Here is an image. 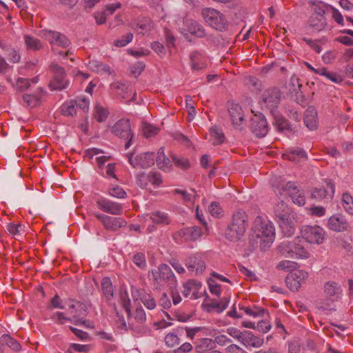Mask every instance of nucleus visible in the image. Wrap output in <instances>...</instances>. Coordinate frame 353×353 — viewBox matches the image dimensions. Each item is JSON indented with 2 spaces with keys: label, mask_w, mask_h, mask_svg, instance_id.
<instances>
[{
  "label": "nucleus",
  "mask_w": 353,
  "mask_h": 353,
  "mask_svg": "<svg viewBox=\"0 0 353 353\" xmlns=\"http://www.w3.org/2000/svg\"><path fill=\"white\" fill-rule=\"evenodd\" d=\"M274 212L282 233L286 236H292L296 229V214L283 201L274 206Z\"/></svg>",
  "instance_id": "f257e3e1"
},
{
  "label": "nucleus",
  "mask_w": 353,
  "mask_h": 353,
  "mask_svg": "<svg viewBox=\"0 0 353 353\" xmlns=\"http://www.w3.org/2000/svg\"><path fill=\"white\" fill-rule=\"evenodd\" d=\"M248 225V216L245 212H235L232 222L225 231V236L230 241L236 242L244 235Z\"/></svg>",
  "instance_id": "f03ea898"
},
{
  "label": "nucleus",
  "mask_w": 353,
  "mask_h": 353,
  "mask_svg": "<svg viewBox=\"0 0 353 353\" xmlns=\"http://www.w3.org/2000/svg\"><path fill=\"white\" fill-rule=\"evenodd\" d=\"M279 253L285 258L307 259L310 252L303 246L299 237L293 241H283L277 248Z\"/></svg>",
  "instance_id": "7ed1b4c3"
},
{
  "label": "nucleus",
  "mask_w": 353,
  "mask_h": 353,
  "mask_svg": "<svg viewBox=\"0 0 353 353\" xmlns=\"http://www.w3.org/2000/svg\"><path fill=\"white\" fill-rule=\"evenodd\" d=\"M42 36L50 43L52 51L54 54L63 55L65 58L70 54L69 50L63 52L57 49V47L66 48L70 45V41L65 34H61L59 32L46 30L42 31Z\"/></svg>",
  "instance_id": "20e7f679"
},
{
  "label": "nucleus",
  "mask_w": 353,
  "mask_h": 353,
  "mask_svg": "<svg viewBox=\"0 0 353 353\" xmlns=\"http://www.w3.org/2000/svg\"><path fill=\"white\" fill-rule=\"evenodd\" d=\"M201 16L210 27L223 31L226 29L227 21L224 15L214 8H205L201 10Z\"/></svg>",
  "instance_id": "39448f33"
},
{
  "label": "nucleus",
  "mask_w": 353,
  "mask_h": 353,
  "mask_svg": "<svg viewBox=\"0 0 353 353\" xmlns=\"http://www.w3.org/2000/svg\"><path fill=\"white\" fill-rule=\"evenodd\" d=\"M281 101V92L279 88L271 87L266 89L261 95L263 105L274 114Z\"/></svg>",
  "instance_id": "423d86ee"
},
{
  "label": "nucleus",
  "mask_w": 353,
  "mask_h": 353,
  "mask_svg": "<svg viewBox=\"0 0 353 353\" xmlns=\"http://www.w3.org/2000/svg\"><path fill=\"white\" fill-rule=\"evenodd\" d=\"M50 69L53 73V77L49 83L51 90H62L69 85V81L65 78V71L63 67L57 63H52Z\"/></svg>",
  "instance_id": "0eeeda50"
},
{
  "label": "nucleus",
  "mask_w": 353,
  "mask_h": 353,
  "mask_svg": "<svg viewBox=\"0 0 353 353\" xmlns=\"http://www.w3.org/2000/svg\"><path fill=\"white\" fill-rule=\"evenodd\" d=\"M112 132L120 139H128V141L125 144V148L128 149L130 148L134 135L132 132L129 119H122L119 120L112 126Z\"/></svg>",
  "instance_id": "6e6552de"
},
{
  "label": "nucleus",
  "mask_w": 353,
  "mask_h": 353,
  "mask_svg": "<svg viewBox=\"0 0 353 353\" xmlns=\"http://www.w3.org/2000/svg\"><path fill=\"white\" fill-rule=\"evenodd\" d=\"M301 232L302 237L310 243L321 244L324 241L325 230L318 225H303Z\"/></svg>",
  "instance_id": "1a4fd4ad"
},
{
  "label": "nucleus",
  "mask_w": 353,
  "mask_h": 353,
  "mask_svg": "<svg viewBox=\"0 0 353 353\" xmlns=\"http://www.w3.org/2000/svg\"><path fill=\"white\" fill-rule=\"evenodd\" d=\"M130 164L134 168L147 169L154 164V154L145 152L137 155L133 158V153L126 154Z\"/></svg>",
  "instance_id": "9d476101"
},
{
  "label": "nucleus",
  "mask_w": 353,
  "mask_h": 353,
  "mask_svg": "<svg viewBox=\"0 0 353 353\" xmlns=\"http://www.w3.org/2000/svg\"><path fill=\"white\" fill-rule=\"evenodd\" d=\"M228 111L234 128L240 130H243L245 126V120L244 119V113L241 105L234 102L229 103Z\"/></svg>",
  "instance_id": "9b49d317"
},
{
  "label": "nucleus",
  "mask_w": 353,
  "mask_h": 353,
  "mask_svg": "<svg viewBox=\"0 0 353 353\" xmlns=\"http://www.w3.org/2000/svg\"><path fill=\"white\" fill-rule=\"evenodd\" d=\"M308 276L307 272L302 270H294L288 274L285 278L287 286L291 291H298L301 285L305 283Z\"/></svg>",
  "instance_id": "f8f14e48"
},
{
  "label": "nucleus",
  "mask_w": 353,
  "mask_h": 353,
  "mask_svg": "<svg viewBox=\"0 0 353 353\" xmlns=\"http://www.w3.org/2000/svg\"><path fill=\"white\" fill-rule=\"evenodd\" d=\"M250 129L257 137H263L267 134L268 125L267 120L263 114H256L252 117Z\"/></svg>",
  "instance_id": "ddd939ff"
},
{
  "label": "nucleus",
  "mask_w": 353,
  "mask_h": 353,
  "mask_svg": "<svg viewBox=\"0 0 353 353\" xmlns=\"http://www.w3.org/2000/svg\"><path fill=\"white\" fill-rule=\"evenodd\" d=\"M94 215L108 230L117 231L120 228L125 227L127 225V222L122 218L111 217L101 214H94Z\"/></svg>",
  "instance_id": "4468645a"
},
{
  "label": "nucleus",
  "mask_w": 353,
  "mask_h": 353,
  "mask_svg": "<svg viewBox=\"0 0 353 353\" xmlns=\"http://www.w3.org/2000/svg\"><path fill=\"white\" fill-rule=\"evenodd\" d=\"M154 280L157 283L164 281L170 285H173L176 282L175 276L171 268L165 264H161L157 270L152 272Z\"/></svg>",
  "instance_id": "2eb2a0df"
},
{
  "label": "nucleus",
  "mask_w": 353,
  "mask_h": 353,
  "mask_svg": "<svg viewBox=\"0 0 353 353\" xmlns=\"http://www.w3.org/2000/svg\"><path fill=\"white\" fill-rule=\"evenodd\" d=\"M185 266L191 275H199L204 272L205 263L200 255L194 254L186 259Z\"/></svg>",
  "instance_id": "dca6fc26"
},
{
  "label": "nucleus",
  "mask_w": 353,
  "mask_h": 353,
  "mask_svg": "<svg viewBox=\"0 0 353 353\" xmlns=\"http://www.w3.org/2000/svg\"><path fill=\"white\" fill-rule=\"evenodd\" d=\"M284 191L287 192L294 203L303 206L305 203V196L303 190H300L294 182L289 181L286 183Z\"/></svg>",
  "instance_id": "f3484780"
},
{
  "label": "nucleus",
  "mask_w": 353,
  "mask_h": 353,
  "mask_svg": "<svg viewBox=\"0 0 353 353\" xmlns=\"http://www.w3.org/2000/svg\"><path fill=\"white\" fill-rule=\"evenodd\" d=\"M97 205L104 212L113 215H120L123 211L121 204L104 198L97 200Z\"/></svg>",
  "instance_id": "a211bd4d"
},
{
  "label": "nucleus",
  "mask_w": 353,
  "mask_h": 353,
  "mask_svg": "<svg viewBox=\"0 0 353 353\" xmlns=\"http://www.w3.org/2000/svg\"><path fill=\"white\" fill-rule=\"evenodd\" d=\"M326 187L314 188L312 196L316 199H332L334 194V185L331 180L325 181Z\"/></svg>",
  "instance_id": "6ab92c4d"
},
{
  "label": "nucleus",
  "mask_w": 353,
  "mask_h": 353,
  "mask_svg": "<svg viewBox=\"0 0 353 353\" xmlns=\"http://www.w3.org/2000/svg\"><path fill=\"white\" fill-rule=\"evenodd\" d=\"M327 225L330 230L336 232L347 230L349 226L345 217L340 214L332 216L328 220Z\"/></svg>",
  "instance_id": "aec40b11"
},
{
  "label": "nucleus",
  "mask_w": 353,
  "mask_h": 353,
  "mask_svg": "<svg viewBox=\"0 0 353 353\" xmlns=\"http://www.w3.org/2000/svg\"><path fill=\"white\" fill-rule=\"evenodd\" d=\"M178 235L184 241H196L202 235L201 228L199 226H192L180 230Z\"/></svg>",
  "instance_id": "412c9836"
},
{
  "label": "nucleus",
  "mask_w": 353,
  "mask_h": 353,
  "mask_svg": "<svg viewBox=\"0 0 353 353\" xmlns=\"http://www.w3.org/2000/svg\"><path fill=\"white\" fill-rule=\"evenodd\" d=\"M283 157L289 161L296 163L306 161L307 159L306 152L301 148H289L283 154Z\"/></svg>",
  "instance_id": "4be33fe9"
},
{
  "label": "nucleus",
  "mask_w": 353,
  "mask_h": 353,
  "mask_svg": "<svg viewBox=\"0 0 353 353\" xmlns=\"http://www.w3.org/2000/svg\"><path fill=\"white\" fill-rule=\"evenodd\" d=\"M68 310L74 321H78L81 317H85L88 314L86 305L80 301H73V303L69 305Z\"/></svg>",
  "instance_id": "5701e85b"
},
{
  "label": "nucleus",
  "mask_w": 353,
  "mask_h": 353,
  "mask_svg": "<svg viewBox=\"0 0 353 353\" xmlns=\"http://www.w3.org/2000/svg\"><path fill=\"white\" fill-rule=\"evenodd\" d=\"M326 26L327 23L325 17L311 14L307 21V28L311 32H319L324 30Z\"/></svg>",
  "instance_id": "b1692460"
},
{
  "label": "nucleus",
  "mask_w": 353,
  "mask_h": 353,
  "mask_svg": "<svg viewBox=\"0 0 353 353\" xmlns=\"http://www.w3.org/2000/svg\"><path fill=\"white\" fill-rule=\"evenodd\" d=\"M185 27V30L188 31L192 35L199 38H203L205 35V31L203 27L197 21L192 19H185L184 21Z\"/></svg>",
  "instance_id": "393cba45"
},
{
  "label": "nucleus",
  "mask_w": 353,
  "mask_h": 353,
  "mask_svg": "<svg viewBox=\"0 0 353 353\" xmlns=\"http://www.w3.org/2000/svg\"><path fill=\"white\" fill-rule=\"evenodd\" d=\"M191 68L201 70L206 68L207 59L197 51L192 52L190 56Z\"/></svg>",
  "instance_id": "a878e982"
},
{
  "label": "nucleus",
  "mask_w": 353,
  "mask_h": 353,
  "mask_svg": "<svg viewBox=\"0 0 353 353\" xmlns=\"http://www.w3.org/2000/svg\"><path fill=\"white\" fill-rule=\"evenodd\" d=\"M309 3L312 8V14L319 17H325V14L331 8V6L321 1L311 0Z\"/></svg>",
  "instance_id": "bb28decb"
},
{
  "label": "nucleus",
  "mask_w": 353,
  "mask_h": 353,
  "mask_svg": "<svg viewBox=\"0 0 353 353\" xmlns=\"http://www.w3.org/2000/svg\"><path fill=\"white\" fill-rule=\"evenodd\" d=\"M304 123L310 130H314L317 127V112L316 109L310 106L305 114Z\"/></svg>",
  "instance_id": "cd10ccee"
},
{
  "label": "nucleus",
  "mask_w": 353,
  "mask_h": 353,
  "mask_svg": "<svg viewBox=\"0 0 353 353\" xmlns=\"http://www.w3.org/2000/svg\"><path fill=\"white\" fill-rule=\"evenodd\" d=\"M156 161L157 166L160 170L165 172H170L171 170L172 166L171 161L165 155L164 148L163 147L159 150Z\"/></svg>",
  "instance_id": "c85d7f7f"
},
{
  "label": "nucleus",
  "mask_w": 353,
  "mask_h": 353,
  "mask_svg": "<svg viewBox=\"0 0 353 353\" xmlns=\"http://www.w3.org/2000/svg\"><path fill=\"white\" fill-rule=\"evenodd\" d=\"M110 89L113 93L121 99H126L129 97V85L121 82H114L110 85Z\"/></svg>",
  "instance_id": "c756f323"
},
{
  "label": "nucleus",
  "mask_w": 353,
  "mask_h": 353,
  "mask_svg": "<svg viewBox=\"0 0 353 353\" xmlns=\"http://www.w3.org/2000/svg\"><path fill=\"white\" fill-rule=\"evenodd\" d=\"M241 343L246 347H259L263 345V339L254 336L251 332L245 331Z\"/></svg>",
  "instance_id": "7c9ffc66"
},
{
  "label": "nucleus",
  "mask_w": 353,
  "mask_h": 353,
  "mask_svg": "<svg viewBox=\"0 0 353 353\" xmlns=\"http://www.w3.org/2000/svg\"><path fill=\"white\" fill-rule=\"evenodd\" d=\"M136 29L140 30V33L144 34L152 31L154 28L153 21L148 17H143L136 21Z\"/></svg>",
  "instance_id": "2f4dec72"
},
{
  "label": "nucleus",
  "mask_w": 353,
  "mask_h": 353,
  "mask_svg": "<svg viewBox=\"0 0 353 353\" xmlns=\"http://www.w3.org/2000/svg\"><path fill=\"white\" fill-rule=\"evenodd\" d=\"M257 234L261 237H265L268 243H272L274 239V228L271 223H263Z\"/></svg>",
  "instance_id": "473e14b6"
},
{
  "label": "nucleus",
  "mask_w": 353,
  "mask_h": 353,
  "mask_svg": "<svg viewBox=\"0 0 353 353\" xmlns=\"http://www.w3.org/2000/svg\"><path fill=\"white\" fill-rule=\"evenodd\" d=\"M210 140L213 145H220L224 142L225 136L221 128L214 126L209 130Z\"/></svg>",
  "instance_id": "72a5a7b5"
},
{
  "label": "nucleus",
  "mask_w": 353,
  "mask_h": 353,
  "mask_svg": "<svg viewBox=\"0 0 353 353\" xmlns=\"http://www.w3.org/2000/svg\"><path fill=\"white\" fill-rule=\"evenodd\" d=\"M229 302L228 297L222 298L219 302L212 301L205 305L206 310L210 312L216 310L217 312H221L228 307Z\"/></svg>",
  "instance_id": "f704fd0d"
},
{
  "label": "nucleus",
  "mask_w": 353,
  "mask_h": 353,
  "mask_svg": "<svg viewBox=\"0 0 353 353\" xmlns=\"http://www.w3.org/2000/svg\"><path fill=\"white\" fill-rule=\"evenodd\" d=\"M239 307L240 310L243 311L247 315L252 316L254 318L263 316L265 313L268 314L265 309L257 307L256 305L248 307L239 304Z\"/></svg>",
  "instance_id": "c9c22d12"
},
{
  "label": "nucleus",
  "mask_w": 353,
  "mask_h": 353,
  "mask_svg": "<svg viewBox=\"0 0 353 353\" xmlns=\"http://www.w3.org/2000/svg\"><path fill=\"white\" fill-rule=\"evenodd\" d=\"M150 219L154 223L158 225H168L170 223V219L168 214L160 211L152 212L150 214Z\"/></svg>",
  "instance_id": "e433bc0d"
},
{
  "label": "nucleus",
  "mask_w": 353,
  "mask_h": 353,
  "mask_svg": "<svg viewBox=\"0 0 353 353\" xmlns=\"http://www.w3.org/2000/svg\"><path fill=\"white\" fill-rule=\"evenodd\" d=\"M315 73L324 76L330 81L336 83H339L343 80L341 75L334 72H330L325 68H318V70L315 71Z\"/></svg>",
  "instance_id": "4c0bfd02"
},
{
  "label": "nucleus",
  "mask_w": 353,
  "mask_h": 353,
  "mask_svg": "<svg viewBox=\"0 0 353 353\" xmlns=\"http://www.w3.org/2000/svg\"><path fill=\"white\" fill-rule=\"evenodd\" d=\"M89 67L99 73H107L110 74L112 73L111 68L106 64H104L99 61L92 60L89 62Z\"/></svg>",
  "instance_id": "58836bf2"
},
{
  "label": "nucleus",
  "mask_w": 353,
  "mask_h": 353,
  "mask_svg": "<svg viewBox=\"0 0 353 353\" xmlns=\"http://www.w3.org/2000/svg\"><path fill=\"white\" fill-rule=\"evenodd\" d=\"M0 341L4 346L6 345L14 351H19L21 348V345L14 339L8 334H3L0 338Z\"/></svg>",
  "instance_id": "ea45409f"
},
{
  "label": "nucleus",
  "mask_w": 353,
  "mask_h": 353,
  "mask_svg": "<svg viewBox=\"0 0 353 353\" xmlns=\"http://www.w3.org/2000/svg\"><path fill=\"white\" fill-rule=\"evenodd\" d=\"M201 287V283L196 280L191 279L183 284L182 294L187 297L192 290H198Z\"/></svg>",
  "instance_id": "a19ab883"
},
{
  "label": "nucleus",
  "mask_w": 353,
  "mask_h": 353,
  "mask_svg": "<svg viewBox=\"0 0 353 353\" xmlns=\"http://www.w3.org/2000/svg\"><path fill=\"white\" fill-rule=\"evenodd\" d=\"M24 41L27 48L29 50H39L43 48L40 40L36 37L26 35Z\"/></svg>",
  "instance_id": "79ce46f5"
},
{
  "label": "nucleus",
  "mask_w": 353,
  "mask_h": 353,
  "mask_svg": "<svg viewBox=\"0 0 353 353\" xmlns=\"http://www.w3.org/2000/svg\"><path fill=\"white\" fill-rule=\"evenodd\" d=\"M324 291L325 294L330 296L337 295L341 292L340 286L336 282L329 281L325 283L324 286Z\"/></svg>",
  "instance_id": "37998d69"
},
{
  "label": "nucleus",
  "mask_w": 353,
  "mask_h": 353,
  "mask_svg": "<svg viewBox=\"0 0 353 353\" xmlns=\"http://www.w3.org/2000/svg\"><path fill=\"white\" fill-rule=\"evenodd\" d=\"M101 290L103 293L110 300L113 296L112 285L110 279L108 277L103 278L101 281Z\"/></svg>",
  "instance_id": "c03bdc74"
},
{
  "label": "nucleus",
  "mask_w": 353,
  "mask_h": 353,
  "mask_svg": "<svg viewBox=\"0 0 353 353\" xmlns=\"http://www.w3.org/2000/svg\"><path fill=\"white\" fill-rule=\"evenodd\" d=\"M274 117L275 124L279 131L288 130L292 131L290 125L288 120L281 117V115H276L275 112L272 114Z\"/></svg>",
  "instance_id": "a18cd8bd"
},
{
  "label": "nucleus",
  "mask_w": 353,
  "mask_h": 353,
  "mask_svg": "<svg viewBox=\"0 0 353 353\" xmlns=\"http://www.w3.org/2000/svg\"><path fill=\"white\" fill-rule=\"evenodd\" d=\"M297 263L288 260H283L280 261L276 265V268L279 270L291 272L294 270L296 268Z\"/></svg>",
  "instance_id": "49530a36"
},
{
  "label": "nucleus",
  "mask_w": 353,
  "mask_h": 353,
  "mask_svg": "<svg viewBox=\"0 0 353 353\" xmlns=\"http://www.w3.org/2000/svg\"><path fill=\"white\" fill-rule=\"evenodd\" d=\"M343 206L350 214H353V199L348 193H344L342 196Z\"/></svg>",
  "instance_id": "de8ad7c7"
},
{
  "label": "nucleus",
  "mask_w": 353,
  "mask_h": 353,
  "mask_svg": "<svg viewBox=\"0 0 353 353\" xmlns=\"http://www.w3.org/2000/svg\"><path fill=\"white\" fill-rule=\"evenodd\" d=\"M214 344V342L212 339L205 338L201 339L200 341V344L196 346V350L199 352H203L213 348Z\"/></svg>",
  "instance_id": "09e8293b"
},
{
  "label": "nucleus",
  "mask_w": 353,
  "mask_h": 353,
  "mask_svg": "<svg viewBox=\"0 0 353 353\" xmlns=\"http://www.w3.org/2000/svg\"><path fill=\"white\" fill-rule=\"evenodd\" d=\"M61 113L64 116H73L76 114L74 102L73 101L66 102L61 106Z\"/></svg>",
  "instance_id": "8fccbe9b"
},
{
  "label": "nucleus",
  "mask_w": 353,
  "mask_h": 353,
  "mask_svg": "<svg viewBox=\"0 0 353 353\" xmlns=\"http://www.w3.org/2000/svg\"><path fill=\"white\" fill-rule=\"evenodd\" d=\"M165 342L168 347H174L179 345L180 339L175 333H168L165 337Z\"/></svg>",
  "instance_id": "3c124183"
},
{
  "label": "nucleus",
  "mask_w": 353,
  "mask_h": 353,
  "mask_svg": "<svg viewBox=\"0 0 353 353\" xmlns=\"http://www.w3.org/2000/svg\"><path fill=\"white\" fill-rule=\"evenodd\" d=\"M172 158L174 164L179 168L187 170L190 167V162L188 159L183 157H177L176 155H173Z\"/></svg>",
  "instance_id": "603ef678"
},
{
  "label": "nucleus",
  "mask_w": 353,
  "mask_h": 353,
  "mask_svg": "<svg viewBox=\"0 0 353 353\" xmlns=\"http://www.w3.org/2000/svg\"><path fill=\"white\" fill-rule=\"evenodd\" d=\"M141 300L143 305L149 310L154 309L157 305L154 299L149 294H145L141 296Z\"/></svg>",
  "instance_id": "864d4df0"
},
{
  "label": "nucleus",
  "mask_w": 353,
  "mask_h": 353,
  "mask_svg": "<svg viewBox=\"0 0 353 353\" xmlns=\"http://www.w3.org/2000/svg\"><path fill=\"white\" fill-rule=\"evenodd\" d=\"M121 303L123 308L125 310L128 314V317H130L131 316V301L126 292H124L123 294H121Z\"/></svg>",
  "instance_id": "5fc2aeb1"
},
{
  "label": "nucleus",
  "mask_w": 353,
  "mask_h": 353,
  "mask_svg": "<svg viewBox=\"0 0 353 353\" xmlns=\"http://www.w3.org/2000/svg\"><path fill=\"white\" fill-rule=\"evenodd\" d=\"M134 318L137 323L143 324L146 321V314L144 310L141 307H137L134 313Z\"/></svg>",
  "instance_id": "6e6d98bb"
},
{
  "label": "nucleus",
  "mask_w": 353,
  "mask_h": 353,
  "mask_svg": "<svg viewBox=\"0 0 353 353\" xmlns=\"http://www.w3.org/2000/svg\"><path fill=\"white\" fill-rule=\"evenodd\" d=\"M137 179L138 185L142 188H146L150 183L149 174L141 172L137 174Z\"/></svg>",
  "instance_id": "4d7b16f0"
},
{
  "label": "nucleus",
  "mask_w": 353,
  "mask_h": 353,
  "mask_svg": "<svg viewBox=\"0 0 353 353\" xmlns=\"http://www.w3.org/2000/svg\"><path fill=\"white\" fill-rule=\"evenodd\" d=\"M133 262L141 269H144L146 267V261L144 254L137 253L133 256Z\"/></svg>",
  "instance_id": "13d9d810"
},
{
  "label": "nucleus",
  "mask_w": 353,
  "mask_h": 353,
  "mask_svg": "<svg viewBox=\"0 0 353 353\" xmlns=\"http://www.w3.org/2000/svg\"><path fill=\"white\" fill-rule=\"evenodd\" d=\"M22 225L21 224H14L10 223L6 226L8 232L14 236H19L21 234Z\"/></svg>",
  "instance_id": "bf43d9fd"
},
{
  "label": "nucleus",
  "mask_w": 353,
  "mask_h": 353,
  "mask_svg": "<svg viewBox=\"0 0 353 353\" xmlns=\"http://www.w3.org/2000/svg\"><path fill=\"white\" fill-rule=\"evenodd\" d=\"M108 112L103 107L97 106L96 108V114L94 116L98 122H102L108 117Z\"/></svg>",
  "instance_id": "052dcab7"
},
{
  "label": "nucleus",
  "mask_w": 353,
  "mask_h": 353,
  "mask_svg": "<svg viewBox=\"0 0 353 353\" xmlns=\"http://www.w3.org/2000/svg\"><path fill=\"white\" fill-rule=\"evenodd\" d=\"M143 134L146 138L151 137L159 132V128L150 124H145L143 128Z\"/></svg>",
  "instance_id": "680f3d73"
},
{
  "label": "nucleus",
  "mask_w": 353,
  "mask_h": 353,
  "mask_svg": "<svg viewBox=\"0 0 353 353\" xmlns=\"http://www.w3.org/2000/svg\"><path fill=\"white\" fill-rule=\"evenodd\" d=\"M134 36L133 34L129 32L124 36V39H117L114 41V46L117 47H123L132 41Z\"/></svg>",
  "instance_id": "e2e57ef3"
},
{
  "label": "nucleus",
  "mask_w": 353,
  "mask_h": 353,
  "mask_svg": "<svg viewBox=\"0 0 353 353\" xmlns=\"http://www.w3.org/2000/svg\"><path fill=\"white\" fill-rule=\"evenodd\" d=\"M208 283L210 292L216 296H219L221 293V285L216 283V282L212 279H210Z\"/></svg>",
  "instance_id": "0e129e2a"
},
{
  "label": "nucleus",
  "mask_w": 353,
  "mask_h": 353,
  "mask_svg": "<svg viewBox=\"0 0 353 353\" xmlns=\"http://www.w3.org/2000/svg\"><path fill=\"white\" fill-rule=\"evenodd\" d=\"M109 194L119 199H123L126 196V192L121 187L117 186L109 189Z\"/></svg>",
  "instance_id": "69168bd1"
},
{
  "label": "nucleus",
  "mask_w": 353,
  "mask_h": 353,
  "mask_svg": "<svg viewBox=\"0 0 353 353\" xmlns=\"http://www.w3.org/2000/svg\"><path fill=\"white\" fill-rule=\"evenodd\" d=\"M292 93H294V100L297 102V103L304 106L306 103V99L305 96L303 94L302 92L296 88H294L292 90Z\"/></svg>",
  "instance_id": "338daca9"
},
{
  "label": "nucleus",
  "mask_w": 353,
  "mask_h": 353,
  "mask_svg": "<svg viewBox=\"0 0 353 353\" xmlns=\"http://www.w3.org/2000/svg\"><path fill=\"white\" fill-rule=\"evenodd\" d=\"M23 101L30 107H34L37 105L39 98L36 95L24 94L23 97Z\"/></svg>",
  "instance_id": "774afa93"
}]
</instances>
